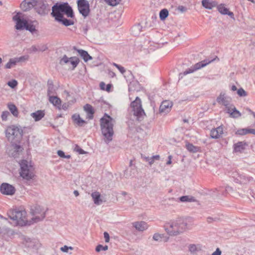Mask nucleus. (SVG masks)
Wrapping results in <instances>:
<instances>
[{"label": "nucleus", "instance_id": "e2e57ef3", "mask_svg": "<svg viewBox=\"0 0 255 255\" xmlns=\"http://www.w3.org/2000/svg\"><path fill=\"white\" fill-rule=\"evenodd\" d=\"M225 190L227 192H230L233 191V189L232 187L228 186L226 187Z\"/></svg>", "mask_w": 255, "mask_h": 255}, {"label": "nucleus", "instance_id": "3c124183", "mask_svg": "<svg viewBox=\"0 0 255 255\" xmlns=\"http://www.w3.org/2000/svg\"><path fill=\"white\" fill-rule=\"evenodd\" d=\"M153 239L156 241H161L162 237L161 235L159 234H154L153 236Z\"/></svg>", "mask_w": 255, "mask_h": 255}, {"label": "nucleus", "instance_id": "0e129e2a", "mask_svg": "<svg viewBox=\"0 0 255 255\" xmlns=\"http://www.w3.org/2000/svg\"><path fill=\"white\" fill-rule=\"evenodd\" d=\"M168 160L166 162V164L167 165H169V164H170L171 163L172 156L171 155H169V156H168Z\"/></svg>", "mask_w": 255, "mask_h": 255}, {"label": "nucleus", "instance_id": "774afa93", "mask_svg": "<svg viewBox=\"0 0 255 255\" xmlns=\"http://www.w3.org/2000/svg\"><path fill=\"white\" fill-rule=\"evenodd\" d=\"M31 49L33 51H39V48H37L34 45L31 47Z\"/></svg>", "mask_w": 255, "mask_h": 255}, {"label": "nucleus", "instance_id": "f3484780", "mask_svg": "<svg viewBox=\"0 0 255 255\" xmlns=\"http://www.w3.org/2000/svg\"><path fill=\"white\" fill-rule=\"evenodd\" d=\"M223 133V127L219 126L216 128H213L211 130L210 136L212 138H219Z\"/></svg>", "mask_w": 255, "mask_h": 255}, {"label": "nucleus", "instance_id": "79ce46f5", "mask_svg": "<svg viewBox=\"0 0 255 255\" xmlns=\"http://www.w3.org/2000/svg\"><path fill=\"white\" fill-rule=\"evenodd\" d=\"M108 249V246L106 245L105 246H103L101 245H99L96 247V251L97 252H99L101 251H107Z\"/></svg>", "mask_w": 255, "mask_h": 255}, {"label": "nucleus", "instance_id": "ea45409f", "mask_svg": "<svg viewBox=\"0 0 255 255\" xmlns=\"http://www.w3.org/2000/svg\"><path fill=\"white\" fill-rule=\"evenodd\" d=\"M105 1L112 6H116L120 3L121 0H104Z\"/></svg>", "mask_w": 255, "mask_h": 255}, {"label": "nucleus", "instance_id": "680f3d73", "mask_svg": "<svg viewBox=\"0 0 255 255\" xmlns=\"http://www.w3.org/2000/svg\"><path fill=\"white\" fill-rule=\"evenodd\" d=\"M108 74L111 77H114L116 76V74L114 72L110 70H109Z\"/></svg>", "mask_w": 255, "mask_h": 255}, {"label": "nucleus", "instance_id": "052dcab7", "mask_svg": "<svg viewBox=\"0 0 255 255\" xmlns=\"http://www.w3.org/2000/svg\"><path fill=\"white\" fill-rule=\"evenodd\" d=\"M128 169L126 170L125 171V172H124V176L126 178H128L130 176V174H128Z\"/></svg>", "mask_w": 255, "mask_h": 255}, {"label": "nucleus", "instance_id": "ddd939ff", "mask_svg": "<svg viewBox=\"0 0 255 255\" xmlns=\"http://www.w3.org/2000/svg\"><path fill=\"white\" fill-rule=\"evenodd\" d=\"M216 100L218 104L224 106L226 109L231 105L230 103L231 101V98L228 96L225 92H222L217 98Z\"/></svg>", "mask_w": 255, "mask_h": 255}, {"label": "nucleus", "instance_id": "7ed1b4c3", "mask_svg": "<svg viewBox=\"0 0 255 255\" xmlns=\"http://www.w3.org/2000/svg\"><path fill=\"white\" fill-rule=\"evenodd\" d=\"M51 15L56 20H61L65 13L68 17H73L74 13L72 7L67 2L56 3L52 7Z\"/></svg>", "mask_w": 255, "mask_h": 255}, {"label": "nucleus", "instance_id": "423d86ee", "mask_svg": "<svg viewBox=\"0 0 255 255\" xmlns=\"http://www.w3.org/2000/svg\"><path fill=\"white\" fill-rule=\"evenodd\" d=\"M130 112L138 121H141L145 116V112L142 108L141 101L140 98L136 97L135 100L130 104Z\"/></svg>", "mask_w": 255, "mask_h": 255}, {"label": "nucleus", "instance_id": "6e6d98bb", "mask_svg": "<svg viewBox=\"0 0 255 255\" xmlns=\"http://www.w3.org/2000/svg\"><path fill=\"white\" fill-rule=\"evenodd\" d=\"M221 251L219 248H217L215 252H214L211 255H221Z\"/></svg>", "mask_w": 255, "mask_h": 255}, {"label": "nucleus", "instance_id": "a18cd8bd", "mask_svg": "<svg viewBox=\"0 0 255 255\" xmlns=\"http://www.w3.org/2000/svg\"><path fill=\"white\" fill-rule=\"evenodd\" d=\"M237 94L240 97H245L247 95V92L243 88L238 89Z\"/></svg>", "mask_w": 255, "mask_h": 255}, {"label": "nucleus", "instance_id": "2f4dec72", "mask_svg": "<svg viewBox=\"0 0 255 255\" xmlns=\"http://www.w3.org/2000/svg\"><path fill=\"white\" fill-rule=\"evenodd\" d=\"M49 102L52 103L54 106H59L61 104V100L56 96H50L49 98Z\"/></svg>", "mask_w": 255, "mask_h": 255}, {"label": "nucleus", "instance_id": "37998d69", "mask_svg": "<svg viewBox=\"0 0 255 255\" xmlns=\"http://www.w3.org/2000/svg\"><path fill=\"white\" fill-rule=\"evenodd\" d=\"M113 65L114 66H115L122 74H124L125 73L126 70L124 67H123L119 64H117L115 63H113Z\"/></svg>", "mask_w": 255, "mask_h": 255}, {"label": "nucleus", "instance_id": "393cba45", "mask_svg": "<svg viewBox=\"0 0 255 255\" xmlns=\"http://www.w3.org/2000/svg\"><path fill=\"white\" fill-rule=\"evenodd\" d=\"M45 113L43 111L38 110L35 112L32 113L30 114L31 117H32L35 122L40 121L44 117Z\"/></svg>", "mask_w": 255, "mask_h": 255}, {"label": "nucleus", "instance_id": "6e6552de", "mask_svg": "<svg viewBox=\"0 0 255 255\" xmlns=\"http://www.w3.org/2000/svg\"><path fill=\"white\" fill-rule=\"evenodd\" d=\"M80 62L79 58L76 56L68 57L64 55L60 60L59 63L61 65L70 64L71 65V69L74 70Z\"/></svg>", "mask_w": 255, "mask_h": 255}, {"label": "nucleus", "instance_id": "8fccbe9b", "mask_svg": "<svg viewBox=\"0 0 255 255\" xmlns=\"http://www.w3.org/2000/svg\"><path fill=\"white\" fill-rule=\"evenodd\" d=\"M7 85L12 88H14L17 85V82L16 80H13L11 81H9L7 83Z\"/></svg>", "mask_w": 255, "mask_h": 255}, {"label": "nucleus", "instance_id": "f8f14e48", "mask_svg": "<svg viewBox=\"0 0 255 255\" xmlns=\"http://www.w3.org/2000/svg\"><path fill=\"white\" fill-rule=\"evenodd\" d=\"M12 19L16 22L15 27L16 29L22 30L25 28L28 22L26 20L21 18L19 13H17L14 15Z\"/></svg>", "mask_w": 255, "mask_h": 255}, {"label": "nucleus", "instance_id": "5701e85b", "mask_svg": "<svg viewBox=\"0 0 255 255\" xmlns=\"http://www.w3.org/2000/svg\"><path fill=\"white\" fill-rule=\"evenodd\" d=\"M91 197L96 205H99L101 204L103 201L101 199V194L97 191H95L91 194Z\"/></svg>", "mask_w": 255, "mask_h": 255}, {"label": "nucleus", "instance_id": "e433bc0d", "mask_svg": "<svg viewBox=\"0 0 255 255\" xmlns=\"http://www.w3.org/2000/svg\"><path fill=\"white\" fill-rule=\"evenodd\" d=\"M168 15V11L166 9H162L159 13V17L161 20H164Z\"/></svg>", "mask_w": 255, "mask_h": 255}, {"label": "nucleus", "instance_id": "bf43d9fd", "mask_svg": "<svg viewBox=\"0 0 255 255\" xmlns=\"http://www.w3.org/2000/svg\"><path fill=\"white\" fill-rule=\"evenodd\" d=\"M106 86L105 83L103 82H102L100 84V87L101 89L103 90H105V87Z\"/></svg>", "mask_w": 255, "mask_h": 255}, {"label": "nucleus", "instance_id": "c03bdc74", "mask_svg": "<svg viewBox=\"0 0 255 255\" xmlns=\"http://www.w3.org/2000/svg\"><path fill=\"white\" fill-rule=\"evenodd\" d=\"M57 154L60 157H62V158H71V156L70 155H65V153L64 152L62 151V150H58L57 151Z\"/></svg>", "mask_w": 255, "mask_h": 255}, {"label": "nucleus", "instance_id": "09e8293b", "mask_svg": "<svg viewBox=\"0 0 255 255\" xmlns=\"http://www.w3.org/2000/svg\"><path fill=\"white\" fill-rule=\"evenodd\" d=\"M69 250H73V248L72 247H68L65 245L60 248V250L64 253H67Z\"/></svg>", "mask_w": 255, "mask_h": 255}, {"label": "nucleus", "instance_id": "13d9d810", "mask_svg": "<svg viewBox=\"0 0 255 255\" xmlns=\"http://www.w3.org/2000/svg\"><path fill=\"white\" fill-rule=\"evenodd\" d=\"M252 133L255 135V129L248 128V134Z\"/></svg>", "mask_w": 255, "mask_h": 255}, {"label": "nucleus", "instance_id": "6ab92c4d", "mask_svg": "<svg viewBox=\"0 0 255 255\" xmlns=\"http://www.w3.org/2000/svg\"><path fill=\"white\" fill-rule=\"evenodd\" d=\"M132 224L133 227L139 232H143L148 228L147 224L144 221L135 222L132 223Z\"/></svg>", "mask_w": 255, "mask_h": 255}, {"label": "nucleus", "instance_id": "a878e982", "mask_svg": "<svg viewBox=\"0 0 255 255\" xmlns=\"http://www.w3.org/2000/svg\"><path fill=\"white\" fill-rule=\"evenodd\" d=\"M84 109L87 113V116L89 119H92L93 118V115L94 114V111L92 106L89 104H86L84 107Z\"/></svg>", "mask_w": 255, "mask_h": 255}, {"label": "nucleus", "instance_id": "4be33fe9", "mask_svg": "<svg viewBox=\"0 0 255 255\" xmlns=\"http://www.w3.org/2000/svg\"><path fill=\"white\" fill-rule=\"evenodd\" d=\"M202 4L206 9H212L217 6V2L212 0H202Z\"/></svg>", "mask_w": 255, "mask_h": 255}, {"label": "nucleus", "instance_id": "20e7f679", "mask_svg": "<svg viewBox=\"0 0 255 255\" xmlns=\"http://www.w3.org/2000/svg\"><path fill=\"white\" fill-rule=\"evenodd\" d=\"M186 226L187 224L182 219L179 218L166 223L165 228L168 234L176 236L183 233L186 230Z\"/></svg>", "mask_w": 255, "mask_h": 255}, {"label": "nucleus", "instance_id": "864d4df0", "mask_svg": "<svg viewBox=\"0 0 255 255\" xmlns=\"http://www.w3.org/2000/svg\"><path fill=\"white\" fill-rule=\"evenodd\" d=\"M104 238L105 239V242L106 243L109 242V241H110V236H109V234L107 232H105L104 233Z\"/></svg>", "mask_w": 255, "mask_h": 255}, {"label": "nucleus", "instance_id": "412c9836", "mask_svg": "<svg viewBox=\"0 0 255 255\" xmlns=\"http://www.w3.org/2000/svg\"><path fill=\"white\" fill-rule=\"evenodd\" d=\"M217 9L219 12H220L222 14L224 15H228L231 18H234V14L233 12L230 11L229 9L225 7V4H220L219 5H217Z\"/></svg>", "mask_w": 255, "mask_h": 255}, {"label": "nucleus", "instance_id": "dca6fc26", "mask_svg": "<svg viewBox=\"0 0 255 255\" xmlns=\"http://www.w3.org/2000/svg\"><path fill=\"white\" fill-rule=\"evenodd\" d=\"M226 112L230 115V117L232 118H238L241 116V113L237 110L233 105H231L226 109Z\"/></svg>", "mask_w": 255, "mask_h": 255}, {"label": "nucleus", "instance_id": "c756f323", "mask_svg": "<svg viewBox=\"0 0 255 255\" xmlns=\"http://www.w3.org/2000/svg\"><path fill=\"white\" fill-rule=\"evenodd\" d=\"M179 200L182 202H195L196 199L191 196H183L179 198Z\"/></svg>", "mask_w": 255, "mask_h": 255}, {"label": "nucleus", "instance_id": "4c0bfd02", "mask_svg": "<svg viewBox=\"0 0 255 255\" xmlns=\"http://www.w3.org/2000/svg\"><path fill=\"white\" fill-rule=\"evenodd\" d=\"M236 134L244 135L248 134V128H240L236 131Z\"/></svg>", "mask_w": 255, "mask_h": 255}, {"label": "nucleus", "instance_id": "603ef678", "mask_svg": "<svg viewBox=\"0 0 255 255\" xmlns=\"http://www.w3.org/2000/svg\"><path fill=\"white\" fill-rule=\"evenodd\" d=\"M75 150L77 151L78 152H79V154H85L86 153V151H85L84 150H83L82 149H81L79 146L78 145H76V146L75 147Z\"/></svg>", "mask_w": 255, "mask_h": 255}, {"label": "nucleus", "instance_id": "473e14b6", "mask_svg": "<svg viewBox=\"0 0 255 255\" xmlns=\"http://www.w3.org/2000/svg\"><path fill=\"white\" fill-rule=\"evenodd\" d=\"M8 108L11 114L15 117H17L18 112L16 107L12 104H8Z\"/></svg>", "mask_w": 255, "mask_h": 255}, {"label": "nucleus", "instance_id": "9b49d317", "mask_svg": "<svg viewBox=\"0 0 255 255\" xmlns=\"http://www.w3.org/2000/svg\"><path fill=\"white\" fill-rule=\"evenodd\" d=\"M77 5L79 12L84 17H87L90 13V6L87 0H78Z\"/></svg>", "mask_w": 255, "mask_h": 255}, {"label": "nucleus", "instance_id": "39448f33", "mask_svg": "<svg viewBox=\"0 0 255 255\" xmlns=\"http://www.w3.org/2000/svg\"><path fill=\"white\" fill-rule=\"evenodd\" d=\"M6 137L9 141H19L23 135V129L20 126L12 125L7 128L5 130Z\"/></svg>", "mask_w": 255, "mask_h": 255}, {"label": "nucleus", "instance_id": "a211bd4d", "mask_svg": "<svg viewBox=\"0 0 255 255\" xmlns=\"http://www.w3.org/2000/svg\"><path fill=\"white\" fill-rule=\"evenodd\" d=\"M248 146L247 142L245 141H239L234 145V152H243Z\"/></svg>", "mask_w": 255, "mask_h": 255}, {"label": "nucleus", "instance_id": "f03ea898", "mask_svg": "<svg viewBox=\"0 0 255 255\" xmlns=\"http://www.w3.org/2000/svg\"><path fill=\"white\" fill-rule=\"evenodd\" d=\"M115 122V120L107 114H105L104 117L101 119L102 133L107 143H109L113 139V126Z\"/></svg>", "mask_w": 255, "mask_h": 255}, {"label": "nucleus", "instance_id": "c85d7f7f", "mask_svg": "<svg viewBox=\"0 0 255 255\" xmlns=\"http://www.w3.org/2000/svg\"><path fill=\"white\" fill-rule=\"evenodd\" d=\"M77 51L85 62H86L88 60L92 59V56H91L86 51L80 49L77 50Z\"/></svg>", "mask_w": 255, "mask_h": 255}, {"label": "nucleus", "instance_id": "69168bd1", "mask_svg": "<svg viewBox=\"0 0 255 255\" xmlns=\"http://www.w3.org/2000/svg\"><path fill=\"white\" fill-rule=\"evenodd\" d=\"M111 88V85L108 84L107 85H106V88H105V90L108 92H109L110 91Z\"/></svg>", "mask_w": 255, "mask_h": 255}, {"label": "nucleus", "instance_id": "2eb2a0df", "mask_svg": "<svg viewBox=\"0 0 255 255\" xmlns=\"http://www.w3.org/2000/svg\"><path fill=\"white\" fill-rule=\"evenodd\" d=\"M173 106V103L171 101L169 100H165L163 101L159 108V112L160 113H168Z\"/></svg>", "mask_w": 255, "mask_h": 255}, {"label": "nucleus", "instance_id": "b1692460", "mask_svg": "<svg viewBox=\"0 0 255 255\" xmlns=\"http://www.w3.org/2000/svg\"><path fill=\"white\" fill-rule=\"evenodd\" d=\"M23 57L19 58H11L9 61L5 65V68L6 69H10L14 66L17 62H19L22 60Z\"/></svg>", "mask_w": 255, "mask_h": 255}, {"label": "nucleus", "instance_id": "49530a36", "mask_svg": "<svg viewBox=\"0 0 255 255\" xmlns=\"http://www.w3.org/2000/svg\"><path fill=\"white\" fill-rule=\"evenodd\" d=\"M11 230L5 227H0V235H4L8 233Z\"/></svg>", "mask_w": 255, "mask_h": 255}, {"label": "nucleus", "instance_id": "a19ab883", "mask_svg": "<svg viewBox=\"0 0 255 255\" xmlns=\"http://www.w3.org/2000/svg\"><path fill=\"white\" fill-rule=\"evenodd\" d=\"M238 181L240 182L241 183H245L247 181H248V179L246 178L245 176L244 175H239L238 178L237 179Z\"/></svg>", "mask_w": 255, "mask_h": 255}, {"label": "nucleus", "instance_id": "bb28decb", "mask_svg": "<svg viewBox=\"0 0 255 255\" xmlns=\"http://www.w3.org/2000/svg\"><path fill=\"white\" fill-rule=\"evenodd\" d=\"M72 118L74 123L78 126L82 127L86 123V122L80 118L79 114H75L73 115Z\"/></svg>", "mask_w": 255, "mask_h": 255}, {"label": "nucleus", "instance_id": "f257e3e1", "mask_svg": "<svg viewBox=\"0 0 255 255\" xmlns=\"http://www.w3.org/2000/svg\"><path fill=\"white\" fill-rule=\"evenodd\" d=\"M33 214V217L29 221L26 220V212L24 210H14L8 214V216L11 220L15 221L16 225L21 226L37 223L43 220L45 217V212L39 206L35 207Z\"/></svg>", "mask_w": 255, "mask_h": 255}, {"label": "nucleus", "instance_id": "58836bf2", "mask_svg": "<svg viewBox=\"0 0 255 255\" xmlns=\"http://www.w3.org/2000/svg\"><path fill=\"white\" fill-rule=\"evenodd\" d=\"M141 26L139 25H135L132 28V33L134 35H137L140 31Z\"/></svg>", "mask_w": 255, "mask_h": 255}, {"label": "nucleus", "instance_id": "de8ad7c7", "mask_svg": "<svg viewBox=\"0 0 255 255\" xmlns=\"http://www.w3.org/2000/svg\"><path fill=\"white\" fill-rule=\"evenodd\" d=\"M10 114L8 111H4L2 113L1 117L2 121H6L7 119V117L9 116Z\"/></svg>", "mask_w": 255, "mask_h": 255}, {"label": "nucleus", "instance_id": "4468645a", "mask_svg": "<svg viewBox=\"0 0 255 255\" xmlns=\"http://www.w3.org/2000/svg\"><path fill=\"white\" fill-rule=\"evenodd\" d=\"M0 190L3 194L9 195H13L15 191L13 186L6 183H3L1 185Z\"/></svg>", "mask_w": 255, "mask_h": 255}, {"label": "nucleus", "instance_id": "aec40b11", "mask_svg": "<svg viewBox=\"0 0 255 255\" xmlns=\"http://www.w3.org/2000/svg\"><path fill=\"white\" fill-rule=\"evenodd\" d=\"M189 251L192 255H196L202 251V246L200 244H190L188 246Z\"/></svg>", "mask_w": 255, "mask_h": 255}, {"label": "nucleus", "instance_id": "c9c22d12", "mask_svg": "<svg viewBox=\"0 0 255 255\" xmlns=\"http://www.w3.org/2000/svg\"><path fill=\"white\" fill-rule=\"evenodd\" d=\"M58 22H61L63 24H64L65 26H69L73 25L74 24V22L72 20L67 19L66 18H64V16H63V18H61V20H57Z\"/></svg>", "mask_w": 255, "mask_h": 255}, {"label": "nucleus", "instance_id": "5fc2aeb1", "mask_svg": "<svg viewBox=\"0 0 255 255\" xmlns=\"http://www.w3.org/2000/svg\"><path fill=\"white\" fill-rule=\"evenodd\" d=\"M178 9L182 12H184L187 11V8L182 5L179 6Z\"/></svg>", "mask_w": 255, "mask_h": 255}, {"label": "nucleus", "instance_id": "9d476101", "mask_svg": "<svg viewBox=\"0 0 255 255\" xmlns=\"http://www.w3.org/2000/svg\"><path fill=\"white\" fill-rule=\"evenodd\" d=\"M34 6L36 12L41 15L47 14L50 10L49 5L42 0H37Z\"/></svg>", "mask_w": 255, "mask_h": 255}, {"label": "nucleus", "instance_id": "7c9ffc66", "mask_svg": "<svg viewBox=\"0 0 255 255\" xmlns=\"http://www.w3.org/2000/svg\"><path fill=\"white\" fill-rule=\"evenodd\" d=\"M187 149L190 152L196 153L199 151L200 147L194 146L192 143H187L186 144Z\"/></svg>", "mask_w": 255, "mask_h": 255}, {"label": "nucleus", "instance_id": "f704fd0d", "mask_svg": "<svg viewBox=\"0 0 255 255\" xmlns=\"http://www.w3.org/2000/svg\"><path fill=\"white\" fill-rule=\"evenodd\" d=\"M13 149H14L13 152L11 154L13 157H14V158H16L18 157L19 152L20 151H21L22 147L19 145L15 144L14 146Z\"/></svg>", "mask_w": 255, "mask_h": 255}, {"label": "nucleus", "instance_id": "338daca9", "mask_svg": "<svg viewBox=\"0 0 255 255\" xmlns=\"http://www.w3.org/2000/svg\"><path fill=\"white\" fill-rule=\"evenodd\" d=\"M152 158L153 159V160H159V155H154L153 156H152Z\"/></svg>", "mask_w": 255, "mask_h": 255}, {"label": "nucleus", "instance_id": "cd10ccee", "mask_svg": "<svg viewBox=\"0 0 255 255\" xmlns=\"http://www.w3.org/2000/svg\"><path fill=\"white\" fill-rule=\"evenodd\" d=\"M25 29L29 31L33 35L38 36L39 35L38 31L36 29V25L33 23H27Z\"/></svg>", "mask_w": 255, "mask_h": 255}, {"label": "nucleus", "instance_id": "72a5a7b5", "mask_svg": "<svg viewBox=\"0 0 255 255\" xmlns=\"http://www.w3.org/2000/svg\"><path fill=\"white\" fill-rule=\"evenodd\" d=\"M32 4L30 2H26L25 0L23 1L20 4V7L23 11H27L29 9Z\"/></svg>", "mask_w": 255, "mask_h": 255}, {"label": "nucleus", "instance_id": "1a4fd4ad", "mask_svg": "<svg viewBox=\"0 0 255 255\" xmlns=\"http://www.w3.org/2000/svg\"><path fill=\"white\" fill-rule=\"evenodd\" d=\"M212 61L213 60L211 61L204 60L195 64L193 66V67H191V68H189L188 70L184 71L183 73H180L179 75V79L182 78L184 75L192 73L194 72L195 71L205 67V66L211 63Z\"/></svg>", "mask_w": 255, "mask_h": 255}, {"label": "nucleus", "instance_id": "0eeeda50", "mask_svg": "<svg viewBox=\"0 0 255 255\" xmlns=\"http://www.w3.org/2000/svg\"><path fill=\"white\" fill-rule=\"evenodd\" d=\"M21 171L20 172V176L27 180L32 179L34 176V174L32 171V167L31 166L29 165L28 161L25 160H23L20 163Z\"/></svg>", "mask_w": 255, "mask_h": 255}, {"label": "nucleus", "instance_id": "4d7b16f0", "mask_svg": "<svg viewBox=\"0 0 255 255\" xmlns=\"http://www.w3.org/2000/svg\"><path fill=\"white\" fill-rule=\"evenodd\" d=\"M48 47L45 45H43L41 47L39 48V51H44L47 49Z\"/></svg>", "mask_w": 255, "mask_h": 255}]
</instances>
